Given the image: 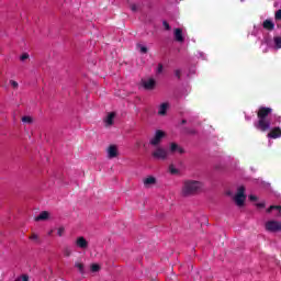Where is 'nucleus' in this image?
I'll use <instances>...</instances> for the list:
<instances>
[{
  "mask_svg": "<svg viewBox=\"0 0 281 281\" xmlns=\"http://www.w3.org/2000/svg\"><path fill=\"white\" fill-rule=\"evenodd\" d=\"M272 113L273 109L268 106H260L257 112V121L255 122V128L257 131H260V133H267V131H269V133L267 134L268 139H280L281 127L277 126V124H281V115H271Z\"/></svg>",
  "mask_w": 281,
  "mask_h": 281,
  "instance_id": "obj_1",
  "label": "nucleus"
},
{
  "mask_svg": "<svg viewBox=\"0 0 281 281\" xmlns=\"http://www.w3.org/2000/svg\"><path fill=\"white\" fill-rule=\"evenodd\" d=\"M203 190V182L199 180L187 179L182 182L181 195L182 196H194Z\"/></svg>",
  "mask_w": 281,
  "mask_h": 281,
  "instance_id": "obj_2",
  "label": "nucleus"
},
{
  "mask_svg": "<svg viewBox=\"0 0 281 281\" xmlns=\"http://www.w3.org/2000/svg\"><path fill=\"white\" fill-rule=\"evenodd\" d=\"M227 195L231 196L239 210L245 207V201H247V196L245 195V187H239L235 194H232V191L227 192Z\"/></svg>",
  "mask_w": 281,
  "mask_h": 281,
  "instance_id": "obj_3",
  "label": "nucleus"
},
{
  "mask_svg": "<svg viewBox=\"0 0 281 281\" xmlns=\"http://www.w3.org/2000/svg\"><path fill=\"white\" fill-rule=\"evenodd\" d=\"M168 149H166V147H162L161 145L154 147V149L151 150V157L160 161H166V159H168Z\"/></svg>",
  "mask_w": 281,
  "mask_h": 281,
  "instance_id": "obj_4",
  "label": "nucleus"
},
{
  "mask_svg": "<svg viewBox=\"0 0 281 281\" xmlns=\"http://www.w3.org/2000/svg\"><path fill=\"white\" fill-rule=\"evenodd\" d=\"M265 229L269 232V234H278V232L281 231V222L278 220H268L265 223Z\"/></svg>",
  "mask_w": 281,
  "mask_h": 281,
  "instance_id": "obj_5",
  "label": "nucleus"
},
{
  "mask_svg": "<svg viewBox=\"0 0 281 281\" xmlns=\"http://www.w3.org/2000/svg\"><path fill=\"white\" fill-rule=\"evenodd\" d=\"M166 137V133L162 130H156L154 135L149 138V145L153 147L161 146V142H164Z\"/></svg>",
  "mask_w": 281,
  "mask_h": 281,
  "instance_id": "obj_6",
  "label": "nucleus"
},
{
  "mask_svg": "<svg viewBox=\"0 0 281 281\" xmlns=\"http://www.w3.org/2000/svg\"><path fill=\"white\" fill-rule=\"evenodd\" d=\"M75 247L77 249H81V251H87V249H89V240L82 236H79L75 239Z\"/></svg>",
  "mask_w": 281,
  "mask_h": 281,
  "instance_id": "obj_7",
  "label": "nucleus"
},
{
  "mask_svg": "<svg viewBox=\"0 0 281 281\" xmlns=\"http://www.w3.org/2000/svg\"><path fill=\"white\" fill-rule=\"evenodd\" d=\"M105 153L108 159H115V157L120 156V148L117 147V145H110L106 148Z\"/></svg>",
  "mask_w": 281,
  "mask_h": 281,
  "instance_id": "obj_8",
  "label": "nucleus"
},
{
  "mask_svg": "<svg viewBox=\"0 0 281 281\" xmlns=\"http://www.w3.org/2000/svg\"><path fill=\"white\" fill-rule=\"evenodd\" d=\"M173 38L177 43H184L186 31H183V29H175L173 30Z\"/></svg>",
  "mask_w": 281,
  "mask_h": 281,
  "instance_id": "obj_9",
  "label": "nucleus"
},
{
  "mask_svg": "<svg viewBox=\"0 0 281 281\" xmlns=\"http://www.w3.org/2000/svg\"><path fill=\"white\" fill-rule=\"evenodd\" d=\"M156 85H157V81L155 79H153V78H148V79H143L142 80V86L147 91H153V89H155Z\"/></svg>",
  "mask_w": 281,
  "mask_h": 281,
  "instance_id": "obj_10",
  "label": "nucleus"
},
{
  "mask_svg": "<svg viewBox=\"0 0 281 281\" xmlns=\"http://www.w3.org/2000/svg\"><path fill=\"white\" fill-rule=\"evenodd\" d=\"M115 117H116L115 112H109V113L105 115L104 120H103L104 125H105L106 127L113 126V124H115Z\"/></svg>",
  "mask_w": 281,
  "mask_h": 281,
  "instance_id": "obj_11",
  "label": "nucleus"
},
{
  "mask_svg": "<svg viewBox=\"0 0 281 281\" xmlns=\"http://www.w3.org/2000/svg\"><path fill=\"white\" fill-rule=\"evenodd\" d=\"M157 109H158V111H157L158 115H160V117H164V116L167 115L168 109H170V103H168V102H162V103H160V104L158 105Z\"/></svg>",
  "mask_w": 281,
  "mask_h": 281,
  "instance_id": "obj_12",
  "label": "nucleus"
},
{
  "mask_svg": "<svg viewBox=\"0 0 281 281\" xmlns=\"http://www.w3.org/2000/svg\"><path fill=\"white\" fill-rule=\"evenodd\" d=\"M143 183L145 188H153V186L157 183V178H155L154 176H147L146 178H144Z\"/></svg>",
  "mask_w": 281,
  "mask_h": 281,
  "instance_id": "obj_13",
  "label": "nucleus"
},
{
  "mask_svg": "<svg viewBox=\"0 0 281 281\" xmlns=\"http://www.w3.org/2000/svg\"><path fill=\"white\" fill-rule=\"evenodd\" d=\"M268 214H273L277 218L281 216V206L272 205L267 210Z\"/></svg>",
  "mask_w": 281,
  "mask_h": 281,
  "instance_id": "obj_14",
  "label": "nucleus"
},
{
  "mask_svg": "<svg viewBox=\"0 0 281 281\" xmlns=\"http://www.w3.org/2000/svg\"><path fill=\"white\" fill-rule=\"evenodd\" d=\"M169 153H171V154L178 153L179 155H183V153H186V150H183L182 147L177 145L176 143H171L169 145Z\"/></svg>",
  "mask_w": 281,
  "mask_h": 281,
  "instance_id": "obj_15",
  "label": "nucleus"
},
{
  "mask_svg": "<svg viewBox=\"0 0 281 281\" xmlns=\"http://www.w3.org/2000/svg\"><path fill=\"white\" fill-rule=\"evenodd\" d=\"M263 30H268L269 32L273 31L276 29V23L271 19H267L262 23Z\"/></svg>",
  "mask_w": 281,
  "mask_h": 281,
  "instance_id": "obj_16",
  "label": "nucleus"
},
{
  "mask_svg": "<svg viewBox=\"0 0 281 281\" xmlns=\"http://www.w3.org/2000/svg\"><path fill=\"white\" fill-rule=\"evenodd\" d=\"M168 172H169V175H172V176H179V175H181V169L177 168V166H175V164H170L168 166Z\"/></svg>",
  "mask_w": 281,
  "mask_h": 281,
  "instance_id": "obj_17",
  "label": "nucleus"
},
{
  "mask_svg": "<svg viewBox=\"0 0 281 281\" xmlns=\"http://www.w3.org/2000/svg\"><path fill=\"white\" fill-rule=\"evenodd\" d=\"M194 58H196L198 60H207V54L203 53L202 50H198L194 54Z\"/></svg>",
  "mask_w": 281,
  "mask_h": 281,
  "instance_id": "obj_18",
  "label": "nucleus"
},
{
  "mask_svg": "<svg viewBox=\"0 0 281 281\" xmlns=\"http://www.w3.org/2000/svg\"><path fill=\"white\" fill-rule=\"evenodd\" d=\"M47 218H49V212L43 211L38 216L35 217V221H47Z\"/></svg>",
  "mask_w": 281,
  "mask_h": 281,
  "instance_id": "obj_19",
  "label": "nucleus"
},
{
  "mask_svg": "<svg viewBox=\"0 0 281 281\" xmlns=\"http://www.w3.org/2000/svg\"><path fill=\"white\" fill-rule=\"evenodd\" d=\"M273 47H274V49H281V37L280 36L273 37Z\"/></svg>",
  "mask_w": 281,
  "mask_h": 281,
  "instance_id": "obj_20",
  "label": "nucleus"
},
{
  "mask_svg": "<svg viewBox=\"0 0 281 281\" xmlns=\"http://www.w3.org/2000/svg\"><path fill=\"white\" fill-rule=\"evenodd\" d=\"M248 183H257V186H265V182H262V180L260 179L248 178Z\"/></svg>",
  "mask_w": 281,
  "mask_h": 281,
  "instance_id": "obj_21",
  "label": "nucleus"
},
{
  "mask_svg": "<svg viewBox=\"0 0 281 281\" xmlns=\"http://www.w3.org/2000/svg\"><path fill=\"white\" fill-rule=\"evenodd\" d=\"M90 271H91L92 273H98V271H100V265H98V263H92V265L90 266Z\"/></svg>",
  "mask_w": 281,
  "mask_h": 281,
  "instance_id": "obj_22",
  "label": "nucleus"
},
{
  "mask_svg": "<svg viewBox=\"0 0 281 281\" xmlns=\"http://www.w3.org/2000/svg\"><path fill=\"white\" fill-rule=\"evenodd\" d=\"M75 267L76 269H78V271H80L81 273H85V265H82L81 262H76Z\"/></svg>",
  "mask_w": 281,
  "mask_h": 281,
  "instance_id": "obj_23",
  "label": "nucleus"
},
{
  "mask_svg": "<svg viewBox=\"0 0 281 281\" xmlns=\"http://www.w3.org/2000/svg\"><path fill=\"white\" fill-rule=\"evenodd\" d=\"M137 47H138L140 54H146L148 52V48L142 44H138Z\"/></svg>",
  "mask_w": 281,
  "mask_h": 281,
  "instance_id": "obj_24",
  "label": "nucleus"
},
{
  "mask_svg": "<svg viewBox=\"0 0 281 281\" xmlns=\"http://www.w3.org/2000/svg\"><path fill=\"white\" fill-rule=\"evenodd\" d=\"M22 122L23 124H32V116H23Z\"/></svg>",
  "mask_w": 281,
  "mask_h": 281,
  "instance_id": "obj_25",
  "label": "nucleus"
},
{
  "mask_svg": "<svg viewBox=\"0 0 281 281\" xmlns=\"http://www.w3.org/2000/svg\"><path fill=\"white\" fill-rule=\"evenodd\" d=\"M29 280H30V277H27V274H22L15 281H29Z\"/></svg>",
  "mask_w": 281,
  "mask_h": 281,
  "instance_id": "obj_26",
  "label": "nucleus"
},
{
  "mask_svg": "<svg viewBox=\"0 0 281 281\" xmlns=\"http://www.w3.org/2000/svg\"><path fill=\"white\" fill-rule=\"evenodd\" d=\"M156 74H164V65H161V64H158V66H157V69H156Z\"/></svg>",
  "mask_w": 281,
  "mask_h": 281,
  "instance_id": "obj_27",
  "label": "nucleus"
},
{
  "mask_svg": "<svg viewBox=\"0 0 281 281\" xmlns=\"http://www.w3.org/2000/svg\"><path fill=\"white\" fill-rule=\"evenodd\" d=\"M9 85H11L12 89H19V82H16L14 80H10Z\"/></svg>",
  "mask_w": 281,
  "mask_h": 281,
  "instance_id": "obj_28",
  "label": "nucleus"
},
{
  "mask_svg": "<svg viewBox=\"0 0 281 281\" xmlns=\"http://www.w3.org/2000/svg\"><path fill=\"white\" fill-rule=\"evenodd\" d=\"M65 234V227L60 226L59 228H57V236H64Z\"/></svg>",
  "mask_w": 281,
  "mask_h": 281,
  "instance_id": "obj_29",
  "label": "nucleus"
},
{
  "mask_svg": "<svg viewBox=\"0 0 281 281\" xmlns=\"http://www.w3.org/2000/svg\"><path fill=\"white\" fill-rule=\"evenodd\" d=\"M276 21H281V9H279L274 14Z\"/></svg>",
  "mask_w": 281,
  "mask_h": 281,
  "instance_id": "obj_30",
  "label": "nucleus"
},
{
  "mask_svg": "<svg viewBox=\"0 0 281 281\" xmlns=\"http://www.w3.org/2000/svg\"><path fill=\"white\" fill-rule=\"evenodd\" d=\"M30 240H32L33 243H38V235L36 234L31 235Z\"/></svg>",
  "mask_w": 281,
  "mask_h": 281,
  "instance_id": "obj_31",
  "label": "nucleus"
},
{
  "mask_svg": "<svg viewBox=\"0 0 281 281\" xmlns=\"http://www.w3.org/2000/svg\"><path fill=\"white\" fill-rule=\"evenodd\" d=\"M27 58H30V55L27 53H23L20 57V60H27Z\"/></svg>",
  "mask_w": 281,
  "mask_h": 281,
  "instance_id": "obj_32",
  "label": "nucleus"
},
{
  "mask_svg": "<svg viewBox=\"0 0 281 281\" xmlns=\"http://www.w3.org/2000/svg\"><path fill=\"white\" fill-rule=\"evenodd\" d=\"M131 10H132V12H137V10H139V5L131 4Z\"/></svg>",
  "mask_w": 281,
  "mask_h": 281,
  "instance_id": "obj_33",
  "label": "nucleus"
},
{
  "mask_svg": "<svg viewBox=\"0 0 281 281\" xmlns=\"http://www.w3.org/2000/svg\"><path fill=\"white\" fill-rule=\"evenodd\" d=\"M175 76H176V78H181V69H176Z\"/></svg>",
  "mask_w": 281,
  "mask_h": 281,
  "instance_id": "obj_34",
  "label": "nucleus"
},
{
  "mask_svg": "<svg viewBox=\"0 0 281 281\" xmlns=\"http://www.w3.org/2000/svg\"><path fill=\"white\" fill-rule=\"evenodd\" d=\"M249 200L252 201V202H256V201H258V196H256V195H250V196H249Z\"/></svg>",
  "mask_w": 281,
  "mask_h": 281,
  "instance_id": "obj_35",
  "label": "nucleus"
},
{
  "mask_svg": "<svg viewBox=\"0 0 281 281\" xmlns=\"http://www.w3.org/2000/svg\"><path fill=\"white\" fill-rule=\"evenodd\" d=\"M162 25L165 30H170V24H168V22H162Z\"/></svg>",
  "mask_w": 281,
  "mask_h": 281,
  "instance_id": "obj_36",
  "label": "nucleus"
},
{
  "mask_svg": "<svg viewBox=\"0 0 281 281\" xmlns=\"http://www.w3.org/2000/svg\"><path fill=\"white\" fill-rule=\"evenodd\" d=\"M256 206H257V207H265V202H257V203H256Z\"/></svg>",
  "mask_w": 281,
  "mask_h": 281,
  "instance_id": "obj_37",
  "label": "nucleus"
},
{
  "mask_svg": "<svg viewBox=\"0 0 281 281\" xmlns=\"http://www.w3.org/2000/svg\"><path fill=\"white\" fill-rule=\"evenodd\" d=\"M64 255L67 256V257L71 256V250L66 249V250L64 251Z\"/></svg>",
  "mask_w": 281,
  "mask_h": 281,
  "instance_id": "obj_38",
  "label": "nucleus"
},
{
  "mask_svg": "<svg viewBox=\"0 0 281 281\" xmlns=\"http://www.w3.org/2000/svg\"><path fill=\"white\" fill-rule=\"evenodd\" d=\"M187 133H189L190 135H194V131H189Z\"/></svg>",
  "mask_w": 281,
  "mask_h": 281,
  "instance_id": "obj_39",
  "label": "nucleus"
},
{
  "mask_svg": "<svg viewBox=\"0 0 281 281\" xmlns=\"http://www.w3.org/2000/svg\"><path fill=\"white\" fill-rule=\"evenodd\" d=\"M250 170H252V172H256V169H254V168H250Z\"/></svg>",
  "mask_w": 281,
  "mask_h": 281,
  "instance_id": "obj_40",
  "label": "nucleus"
},
{
  "mask_svg": "<svg viewBox=\"0 0 281 281\" xmlns=\"http://www.w3.org/2000/svg\"><path fill=\"white\" fill-rule=\"evenodd\" d=\"M182 124H186V120H182Z\"/></svg>",
  "mask_w": 281,
  "mask_h": 281,
  "instance_id": "obj_41",
  "label": "nucleus"
},
{
  "mask_svg": "<svg viewBox=\"0 0 281 281\" xmlns=\"http://www.w3.org/2000/svg\"><path fill=\"white\" fill-rule=\"evenodd\" d=\"M241 1V3H245V0H240Z\"/></svg>",
  "mask_w": 281,
  "mask_h": 281,
  "instance_id": "obj_42",
  "label": "nucleus"
},
{
  "mask_svg": "<svg viewBox=\"0 0 281 281\" xmlns=\"http://www.w3.org/2000/svg\"><path fill=\"white\" fill-rule=\"evenodd\" d=\"M136 146H139V143H137Z\"/></svg>",
  "mask_w": 281,
  "mask_h": 281,
  "instance_id": "obj_43",
  "label": "nucleus"
}]
</instances>
